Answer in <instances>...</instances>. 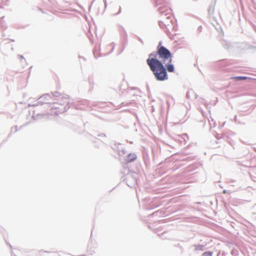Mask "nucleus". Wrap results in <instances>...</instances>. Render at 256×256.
<instances>
[{
	"instance_id": "1",
	"label": "nucleus",
	"mask_w": 256,
	"mask_h": 256,
	"mask_svg": "<svg viewBox=\"0 0 256 256\" xmlns=\"http://www.w3.org/2000/svg\"><path fill=\"white\" fill-rule=\"evenodd\" d=\"M146 63L152 72L156 79L160 82L168 79V74L164 64L160 60L154 58L152 60H146Z\"/></svg>"
},
{
	"instance_id": "2",
	"label": "nucleus",
	"mask_w": 256,
	"mask_h": 256,
	"mask_svg": "<svg viewBox=\"0 0 256 256\" xmlns=\"http://www.w3.org/2000/svg\"><path fill=\"white\" fill-rule=\"evenodd\" d=\"M162 42H160L157 46V50L150 53L147 60H152L154 58H156L157 60H160L162 62L163 64H164L166 60H169V62L172 63V54L166 48L162 46Z\"/></svg>"
},
{
	"instance_id": "3",
	"label": "nucleus",
	"mask_w": 256,
	"mask_h": 256,
	"mask_svg": "<svg viewBox=\"0 0 256 256\" xmlns=\"http://www.w3.org/2000/svg\"><path fill=\"white\" fill-rule=\"evenodd\" d=\"M158 10L162 16H164L166 17V20H170L171 18V10L168 9L166 6H160L158 8Z\"/></svg>"
},
{
	"instance_id": "4",
	"label": "nucleus",
	"mask_w": 256,
	"mask_h": 256,
	"mask_svg": "<svg viewBox=\"0 0 256 256\" xmlns=\"http://www.w3.org/2000/svg\"><path fill=\"white\" fill-rule=\"evenodd\" d=\"M115 150L118 152L120 156V160H122V159L124 160V158L128 154L126 150L120 144H118L117 148Z\"/></svg>"
},
{
	"instance_id": "5",
	"label": "nucleus",
	"mask_w": 256,
	"mask_h": 256,
	"mask_svg": "<svg viewBox=\"0 0 256 256\" xmlns=\"http://www.w3.org/2000/svg\"><path fill=\"white\" fill-rule=\"evenodd\" d=\"M137 158V155L136 153H130L126 154L124 158V161L126 163H130L134 162Z\"/></svg>"
},
{
	"instance_id": "6",
	"label": "nucleus",
	"mask_w": 256,
	"mask_h": 256,
	"mask_svg": "<svg viewBox=\"0 0 256 256\" xmlns=\"http://www.w3.org/2000/svg\"><path fill=\"white\" fill-rule=\"evenodd\" d=\"M164 66H165V69H166V71L168 70V72H172L174 71V65L170 63L169 62L167 64L164 65Z\"/></svg>"
},
{
	"instance_id": "7",
	"label": "nucleus",
	"mask_w": 256,
	"mask_h": 256,
	"mask_svg": "<svg viewBox=\"0 0 256 256\" xmlns=\"http://www.w3.org/2000/svg\"><path fill=\"white\" fill-rule=\"evenodd\" d=\"M156 6L160 4H168L169 0H154Z\"/></svg>"
},
{
	"instance_id": "8",
	"label": "nucleus",
	"mask_w": 256,
	"mask_h": 256,
	"mask_svg": "<svg viewBox=\"0 0 256 256\" xmlns=\"http://www.w3.org/2000/svg\"><path fill=\"white\" fill-rule=\"evenodd\" d=\"M190 95H194V98H197V96H198L197 94H195L194 92L192 90L188 91V92H186V96L188 98H190Z\"/></svg>"
},
{
	"instance_id": "9",
	"label": "nucleus",
	"mask_w": 256,
	"mask_h": 256,
	"mask_svg": "<svg viewBox=\"0 0 256 256\" xmlns=\"http://www.w3.org/2000/svg\"><path fill=\"white\" fill-rule=\"evenodd\" d=\"M158 24H159V26L162 28H164L166 25H168V22H167V20H164V21H162V20H160L158 22Z\"/></svg>"
},
{
	"instance_id": "10",
	"label": "nucleus",
	"mask_w": 256,
	"mask_h": 256,
	"mask_svg": "<svg viewBox=\"0 0 256 256\" xmlns=\"http://www.w3.org/2000/svg\"><path fill=\"white\" fill-rule=\"evenodd\" d=\"M248 78V77L244 76H238L234 78V79L236 80H242Z\"/></svg>"
},
{
	"instance_id": "11",
	"label": "nucleus",
	"mask_w": 256,
	"mask_h": 256,
	"mask_svg": "<svg viewBox=\"0 0 256 256\" xmlns=\"http://www.w3.org/2000/svg\"><path fill=\"white\" fill-rule=\"evenodd\" d=\"M133 104V102H122L121 103V106L118 108H121L122 106H130V105H132ZM116 109H118V108H116Z\"/></svg>"
},
{
	"instance_id": "12",
	"label": "nucleus",
	"mask_w": 256,
	"mask_h": 256,
	"mask_svg": "<svg viewBox=\"0 0 256 256\" xmlns=\"http://www.w3.org/2000/svg\"><path fill=\"white\" fill-rule=\"evenodd\" d=\"M212 254L211 252H206L202 254V256H212Z\"/></svg>"
},
{
	"instance_id": "13",
	"label": "nucleus",
	"mask_w": 256,
	"mask_h": 256,
	"mask_svg": "<svg viewBox=\"0 0 256 256\" xmlns=\"http://www.w3.org/2000/svg\"><path fill=\"white\" fill-rule=\"evenodd\" d=\"M186 137L188 138V136L187 134H184L182 135V138L184 140V141L186 142Z\"/></svg>"
},
{
	"instance_id": "14",
	"label": "nucleus",
	"mask_w": 256,
	"mask_h": 256,
	"mask_svg": "<svg viewBox=\"0 0 256 256\" xmlns=\"http://www.w3.org/2000/svg\"><path fill=\"white\" fill-rule=\"evenodd\" d=\"M194 160V157L192 156H188L186 158L185 160H187L188 162Z\"/></svg>"
},
{
	"instance_id": "15",
	"label": "nucleus",
	"mask_w": 256,
	"mask_h": 256,
	"mask_svg": "<svg viewBox=\"0 0 256 256\" xmlns=\"http://www.w3.org/2000/svg\"><path fill=\"white\" fill-rule=\"evenodd\" d=\"M137 38H138V40H139V41H140V42L142 44H144V41L142 40L140 38V37H138V36Z\"/></svg>"
},
{
	"instance_id": "16",
	"label": "nucleus",
	"mask_w": 256,
	"mask_h": 256,
	"mask_svg": "<svg viewBox=\"0 0 256 256\" xmlns=\"http://www.w3.org/2000/svg\"><path fill=\"white\" fill-rule=\"evenodd\" d=\"M252 180L256 182V177L250 176Z\"/></svg>"
},
{
	"instance_id": "17",
	"label": "nucleus",
	"mask_w": 256,
	"mask_h": 256,
	"mask_svg": "<svg viewBox=\"0 0 256 256\" xmlns=\"http://www.w3.org/2000/svg\"><path fill=\"white\" fill-rule=\"evenodd\" d=\"M128 110V109H124V110H122V111H126Z\"/></svg>"
},
{
	"instance_id": "18",
	"label": "nucleus",
	"mask_w": 256,
	"mask_h": 256,
	"mask_svg": "<svg viewBox=\"0 0 256 256\" xmlns=\"http://www.w3.org/2000/svg\"><path fill=\"white\" fill-rule=\"evenodd\" d=\"M222 192H227L226 190H224Z\"/></svg>"
},
{
	"instance_id": "19",
	"label": "nucleus",
	"mask_w": 256,
	"mask_h": 256,
	"mask_svg": "<svg viewBox=\"0 0 256 256\" xmlns=\"http://www.w3.org/2000/svg\"><path fill=\"white\" fill-rule=\"evenodd\" d=\"M120 8L119 12H118V13H117L116 14H118L120 13Z\"/></svg>"
},
{
	"instance_id": "20",
	"label": "nucleus",
	"mask_w": 256,
	"mask_h": 256,
	"mask_svg": "<svg viewBox=\"0 0 256 256\" xmlns=\"http://www.w3.org/2000/svg\"><path fill=\"white\" fill-rule=\"evenodd\" d=\"M210 10H211V8H210L208 10L209 12H210Z\"/></svg>"
}]
</instances>
